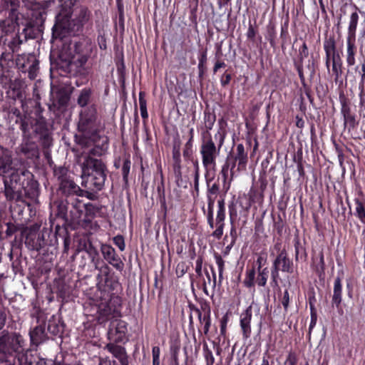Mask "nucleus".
Here are the masks:
<instances>
[{
	"mask_svg": "<svg viewBox=\"0 0 365 365\" xmlns=\"http://www.w3.org/2000/svg\"><path fill=\"white\" fill-rule=\"evenodd\" d=\"M198 178V163H196V173H195V180H197Z\"/></svg>",
	"mask_w": 365,
	"mask_h": 365,
	"instance_id": "nucleus-60",
	"label": "nucleus"
},
{
	"mask_svg": "<svg viewBox=\"0 0 365 365\" xmlns=\"http://www.w3.org/2000/svg\"><path fill=\"white\" fill-rule=\"evenodd\" d=\"M215 138L218 140L217 147L212 139L211 135L205 136L200 145V155L202 157V165L205 169H215L216 167V160L220 154V148L222 146L225 134L219 130L215 135Z\"/></svg>",
	"mask_w": 365,
	"mask_h": 365,
	"instance_id": "nucleus-4",
	"label": "nucleus"
},
{
	"mask_svg": "<svg viewBox=\"0 0 365 365\" xmlns=\"http://www.w3.org/2000/svg\"><path fill=\"white\" fill-rule=\"evenodd\" d=\"M204 353L207 365H213L215 363V357L212 354V352L207 348H205Z\"/></svg>",
	"mask_w": 365,
	"mask_h": 365,
	"instance_id": "nucleus-33",
	"label": "nucleus"
},
{
	"mask_svg": "<svg viewBox=\"0 0 365 365\" xmlns=\"http://www.w3.org/2000/svg\"><path fill=\"white\" fill-rule=\"evenodd\" d=\"M99 365H115V361L103 360L100 362Z\"/></svg>",
	"mask_w": 365,
	"mask_h": 365,
	"instance_id": "nucleus-53",
	"label": "nucleus"
},
{
	"mask_svg": "<svg viewBox=\"0 0 365 365\" xmlns=\"http://www.w3.org/2000/svg\"><path fill=\"white\" fill-rule=\"evenodd\" d=\"M267 262V255L266 254H259L257 257L256 264L257 265V270L262 269V267L266 264Z\"/></svg>",
	"mask_w": 365,
	"mask_h": 365,
	"instance_id": "nucleus-35",
	"label": "nucleus"
},
{
	"mask_svg": "<svg viewBox=\"0 0 365 365\" xmlns=\"http://www.w3.org/2000/svg\"><path fill=\"white\" fill-rule=\"evenodd\" d=\"M346 63L349 66L355 64V54L356 48L355 46V38H346Z\"/></svg>",
	"mask_w": 365,
	"mask_h": 365,
	"instance_id": "nucleus-14",
	"label": "nucleus"
},
{
	"mask_svg": "<svg viewBox=\"0 0 365 365\" xmlns=\"http://www.w3.org/2000/svg\"><path fill=\"white\" fill-rule=\"evenodd\" d=\"M31 341L34 344L38 345L46 339V334L42 327H36L30 332Z\"/></svg>",
	"mask_w": 365,
	"mask_h": 365,
	"instance_id": "nucleus-15",
	"label": "nucleus"
},
{
	"mask_svg": "<svg viewBox=\"0 0 365 365\" xmlns=\"http://www.w3.org/2000/svg\"><path fill=\"white\" fill-rule=\"evenodd\" d=\"M225 66V63L224 62H221V61L216 62L214 66V68H213L214 73H216L218 71V69H220V68H223Z\"/></svg>",
	"mask_w": 365,
	"mask_h": 365,
	"instance_id": "nucleus-50",
	"label": "nucleus"
},
{
	"mask_svg": "<svg viewBox=\"0 0 365 365\" xmlns=\"http://www.w3.org/2000/svg\"><path fill=\"white\" fill-rule=\"evenodd\" d=\"M90 177L91 183L98 190L104 185L106 166L101 160L88 156L82 165V178Z\"/></svg>",
	"mask_w": 365,
	"mask_h": 365,
	"instance_id": "nucleus-5",
	"label": "nucleus"
},
{
	"mask_svg": "<svg viewBox=\"0 0 365 365\" xmlns=\"http://www.w3.org/2000/svg\"><path fill=\"white\" fill-rule=\"evenodd\" d=\"M127 331V324L124 321L115 318L110 322L108 337L110 341L115 342L121 341Z\"/></svg>",
	"mask_w": 365,
	"mask_h": 365,
	"instance_id": "nucleus-9",
	"label": "nucleus"
},
{
	"mask_svg": "<svg viewBox=\"0 0 365 365\" xmlns=\"http://www.w3.org/2000/svg\"><path fill=\"white\" fill-rule=\"evenodd\" d=\"M282 252H287L285 248L282 247V245L281 242H277L274 245V246H273V247H272V249L271 250V255H275L276 254L277 256V255H281V253H282Z\"/></svg>",
	"mask_w": 365,
	"mask_h": 365,
	"instance_id": "nucleus-32",
	"label": "nucleus"
},
{
	"mask_svg": "<svg viewBox=\"0 0 365 365\" xmlns=\"http://www.w3.org/2000/svg\"><path fill=\"white\" fill-rule=\"evenodd\" d=\"M139 105H140V114L143 118H147L148 115L147 112V108H146V101L144 98V96L142 93H140L139 94Z\"/></svg>",
	"mask_w": 365,
	"mask_h": 365,
	"instance_id": "nucleus-28",
	"label": "nucleus"
},
{
	"mask_svg": "<svg viewBox=\"0 0 365 365\" xmlns=\"http://www.w3.org/2000/svg\"><path fill=\"white\" fill-rule=\"evenodd\" d=\"M289 303V294L287 290L284 292V296L282 300V304L284 308L287 310Z\"/></svg>",
	"mask_w": 365,
	"mask_h": 365,
	"instance_id": "nucleus-40",
	"label": "nucleus"
},
{
	"mask_svg": "<svg viewBox=\"0 0 365 365\" xmlns=\"http://www.w3.org/2000/svg\"><path fill=\"white\" fill-rule=\"evenodd\" d=\"M5 195L8 200H12L14 198L13 190H11V188L6 187Z\"/></svg>",
	"mask_w": 365,
	"mask_h": 365,
	"instance_id": "nucleus-49",
	"label": "nucleus"
},
{
	"mask_svg": "<svg viewBox=\"0 0 365 365\" xmlns=\"http://www.w3.org/2000/svg\"><path fill=\"white\" fill-rule=\"evenodd\" d=\"M217 212L215 219V222L213 220V212L211 208V203H209V210L207 214V222L210 228L215 230L213 231L212 235L217 238L220 239L223 235V230L225 227V207L224 200H220L217 202Z\"/></svg>",
	"mask_w": 365,
	"mask_h": 365,
	"instance_id": "nucleus-6",
	"label": "nucleus"
},
{
	"mask_svg": "<svg viewBox=\"0 0 365 365\" xmlns=\"http://www.w3.org/2000/svg\"><path fill=\"white\" fill-rule=\"evenodd\" d=\"M78 128L83 133L85 138L91 140L94 143L102 141V145L107 143L106 136L99 134L102 127L97 121L96 110L95 108H89L81 113Z\"/></svg>",
	"mask_w": 365,
	"mask_h": 365,
	"instance_id": "nucleus-3",
	"label": "nucleus"
},
{
	"mask_svg": "<svg viewBox=\"0 0 365 365\" xmlns=\"http://www.w3.org/2000/svg\"><path fill=\"white\" fill-rule=\"evenodd\" d=\"M106 349H108L115 358L123 361L125 358V349L120 346L116 345L113 343H109L106 346Z\"/></svg>",
	"mask_w": 365,
	"mask_h": 365,
	"instance_id": "nucleus-20",
	"label": "nucleus"
},
{
	"mask_svg": "<svg viewBox=\"0 0 365 365\" xmlns=\"http://www.w3.org/2000/svg\"><path fill=\"white\" fill-rule=\"evenodd\" d=\"M69 185L73 192L78 193V195H82L83 190L79 187L76 185L73 182H69Z\"/></svg>",
	"mask_w": 365,
	"mask_h": 365,
	"instance_id": "nucleus-47",
	"label": "nucleus"
},
{
	"mask_svg": "<svg viewBox=\"0 0 365 365\" xmlns=\"http://www.w3.org/2000/svg\"><path fill=\"white\" fill-rule=\"evenodd\" d=\"M87 61V55L76 53L71 57V60H69L68 65L70 68L73 70L75 73H81V70L83 68Z\"/></svg>",
	"mask_w": 365,
	"mask_h": 365,
	"instance_id": "nucleus-11",
	"label": "nucleus"
},
{
	"mask_svg": "<svg viewBox=\"0 0 365 365\" xmlns=\"http://www.w3.org/2000/svg\"><path fill=\"white\" fill-rule=\"evenodd\" d=\"M16 357H4L0 359V365H14Z\"/></svg>",
	"mask_w": 365,
	"mask_h": 365,
	"instance_id": "nucleus-38",
	"label": "nucleus"
},
{
	"mask_svg": "<svg viewBox=\"0 0 365 365\" xmlns=\"http://www.w3.org/2000/svg\"><path fill=\"white\" fill-rule=\"evenodd\" d=\"M252 317V307H248L240 314V324L243 337L247 339L251 335V320Z\"/></svg>",
	"mask_w": 365,
	"mask_h": 365,
	"instance_id": "nucleus-10",
	"label": "nucleus"
},
{
	"mask_svg": "<svg viewBox=\"0 0 365 365\" xmlns=\"http://www.w3.org/2000/svg\"><path fill=\"white\" fill-rule=\"evenodd\" d=\"M247 36L250 38H253L255 37V29L252 28V26L249 27Z\"/></svg>",
	"mask_w": 365,
	"mask_h": 365,
	"instance_id": "nucleus-52",
	"label": "nucleus"
},
{
	"mask_svg": "<svg viewBox=\"0 0 365 365\" xmlns=\"http://www.w3.org/2000/svg\"><path fill=\"white\" fill-rule=\"evenodd\" d=\"M101 252L106 261L116 255L114 248L108 245H103L101 246Z\"/></svg>",
	"mask_w": 365,
	"mask_h": 365,
	"instance_id": "nucleus-25",
	"label": "nucleus"
},
{
	"mask_svg": "<svg viewBox=\"0 0 365 365\" xmlns=\"http://www.w3.org/2000/svg\"><path fill=\"white\" fill-rule=\"evenodd\" d=\"M343 112L344 117V123H349L350 125H353L354 123V118L349 113V112H345L344 110H343Z\"/></svg>",
	"mask_w": 365,
	"mask_h": 365,
	"instance_id": "nucleus-42",
	"label": "nucleus"
},
{
	"mask_svg": "<svg viewBox=\"0 0 365 365\" xmlns=\"http://www.w3.org/2000/svg\"><path fill=\"white\" fill-rule=\"evenodd\" d=\"M24 345L25 341L19 333L4 331L0 335V354L4 357H17L20 365L25 357Z\"/></svg>",
	"mask_w": 365,
	"mask_h": 365,
	"instance_id": "nucleus-2",
	"label": "nucleus"
},
{
	"mask_svg": "<svg viewBox=\"0 0 365 365\" xmlns=\"http://www.w3.org/2000/svg\"><path fill=\"white\" fill-rule=\"evenodd\" d=\"M231 80V75L229 73H225L221 78V83L222 86H226L230 83Z\"/></svg>",
	"mask_w": 365,
	"mask_h": 365,
	"instance_id": "nucleus-44",
	"label": "nucleus"
},
{
	"mask_svg": "<svg viewBox=\"0 0 365 365\" xmlns=\"http://www.w3.org/2000/svg\"><path fill=\"white\" fill-rule=\"evenodd\" d=\"M332 62V71L336 76V79H337L341 73V65L337 62V57L334 58H331Z\"/></svg>",
	"mask_w": 365,
	"mask_h": 365,
	"instance_id": "nucleus-31",
	"label": "nucleus"
},
{
	"mask_svg": "<svg viewBox=\"0 0 365 365\" xmlns=\"http://www.w3.org/2000/svg\"><path fill=\"white\" fill-rule=\"evenodd\" d=\"M273 364V361L269 363L268 359H267L265 356H263L262 365H274Z\"/></svg>",
	"mask_w": 365,
	"mask_h": 365,
	"instance_id": "nucleus-55",
	"label": "nucleus"
},
{
	"mask_svg": "<svg viewBox=\"0 0 365 365\" xmlns=\"http://www.w3.org/2000/svg\"><path fill=\"white\" fill-rule=\"evenodd\" d=\"M362 74L361 79L359 83V89L361 90V93H364V80H365V65H362L361 67Z\"/></svg>",
	"mask_w": 365,
	"mask_h": 365,
	"instance_id": "nucleus-43",
	"label": "nucleus"
},
{
	"mask_svg": "<svg viewBox=\"0 0 365 365\" xmlns=\"http://www.w3.org/2000/svg\"><path fill=\"white\" fill-rule=\"evenodd\" d=\"M91 95V90L90 88H83L78 98V104L81 106H86L90 100Z\"/></svg>",
	"mask_w": 365,
	"mask_h": 365,
	"instance_id": "nucleus-22",
	"label": "nucleus"
},
{
	"mask_svg": "<svg viewBox=\"0 0 365 365\" xmlns=\"http://www.w3.org/2000/svg\"><path fill=\"white\" fill-rule=\"evenodd\" d=\"M91 12L86 7L81 6L75 9L73 18L71 19V14L68 10H63L56 17L53 28L64 32L78 31L88 21Z\"/></svg>",
	"mask_w": 365,
	"mask_h": 365,
	"instance_id": "nucleus-1",
	"label": "nucleus"
},
{
	"mask_svg": "<svg viewBox=\"0 0 365 365\" xmlns=\"http://www.w3.org/2000/svg\"><path fill=\"white\" fill-rule=\"evenodd\" d=\"M221 174L222 175V177H223L224 188L225 189V191L227 192L230 188L229 185L227 186H226V181L227 179V174H228V165H223L222 170H221Z\"/></svg>",
	"mask_w": 365,
	"mask_h": 365,
	"instance_id": "nucleus-36",
	"label": "nucleus"
},
{
	"mask_svg": "<svg viewBox=\"0 0 365 365\" xmlns=\"http://www.w3.org/2000/svg\"><path fill=\"white\" fill-rule=\"evenodd\" d=\"M27 63L29 64V77L31 79H34L37 76L38 70V61L36 59V58L34 56H29L27 58Z\"/></svg>",
	"mask_w": 365,
	"mask_h": 365,
	"instance_id": "nucleus-19",
	"label": "nucleus"
},
{
	"mask_svg": "<svg viewBox=\"0 0 365 365\" xmlns=\"http://www.w3.org/2000/svg\"><path fill=\"white\" fill-rule=\"evenodd\" d=\"M205 126L207 129V135L208 136V131L211 130L215 122V115L210 113L205 114Z\"/></svg>",
	"mask_w": 365,
	"mask_h": 365,
	"instance_id": "nucleus-26",
	"label": "nucleus"
},
{
	"mask_svg": "<svg viewBox=\"0 0 365 365\" xmlns=\"http://www.w3.org/2000/svg\"><path fill=\"white\" fill-rule=\"evenodd\" d=\"M212 273H213V277H214L212 286L215 287V284H216V276H215V273L214 272H212Z\"/></svg>",
	"mask_w": 365,
	"mask_h": 365,
	"instance_id": "nucleus-61",
	"label": "nucleus"
},
{
	"mask_svg": "<svg viewBox=\"0 0 365 365\" xmlns=\"http://www.w3.org/2000/svg\"><path fill=\"white\" fill-rule=\"evenodd\" d=\"M160 349L158 346H153L152 349L153 365H160Z\"/></svg>",
	"mask_w": 365,
	"mask_h": 365,
	"instance_id": "nucleus-30",
	"label": "nucleus"
},
{
	"mask_svg": "<svg viewBox=\"0 0 365 365\" xmlns=\"http://www.w3.org/2000/svg\"><path fill=\"white\" fill-rule=\"evenodd\" d=\"M231 247H232V245H228V246L226 247V248L225 250V252H224L225 255H227L229 253Z\"/></svg>",
	"mask_w": 365,
	"mask_h": 365,
	"instance_id": "nucleus-59",
	"label": "nucleus"
},
{
	"mask_svg": "<svg viewBox=\"0 0 365 365\" xmlns=\"http://www.w3.org/2000/svg\"><path fill=\"white\" fill-rule=\"evenodd\" d=\"M354 202L356 205V215L362 223L365 224V201L362 197H356Z\"/></svg>",
	"mask_w": 365,
	"mask_h": 365,
	"instance_id": "nucleus-17",
	"label": "nucleus"
},
{
	"mask_svg": "<svg viewBox=\"0 0 365 365\" xmlns=\"http://www.w3.org/2000/svg\"><path fill=\"white\" fill-rule=\"evenodd\" d=\"M101 271L103 272L107 275L108 274V272H109L108 266L106 265L105 267H101Z\"/></svg>",
	"mask_w": 365,
	"mask_h": 365,
	"instance_id": "nucleus-57",
	"label": "nucleus"
},
{
	"mask_svg": "<svg viewBox=\"0 0 365 365\" xmlns=\"http://www.w3.org/2000/svg\"><path fill=\"white\" fill-rule=\"evenodd\" d=\"M214 258L218 267L219 277L222 278L225 268V261L222 259L221 255H220L218 253L214 254Z\"/></svg>",
	"mask_w": 365,
	"mask_h": 365,
	"instance_id": "nucleus-29",
	"label": "nucleus"
},
{
	"mask_svg": "<svg viewBox=\"0 0 365 365\" xmlns=\"http://www.w3.org/2000/svg\"><path fill=\"white\" fill-rule=\"evenodd\" d=\"M194 135V129L192 128L190 129V141H192Z\"/></svg>",
	"mask_w": 365,
	"mask_h": 365,
	"instance_id": "nucleus-58",
	"label": "nucleus"
},
{
	"mask_svg": "<svg viewBox=\"0 0 365 365\" xmlns=\"http://www.w3.org/2000/svg\"><path fill=\"white\" fill-rule=\"evenodd\" d=\"M11 157L4 149H0V175H4L11 168Z\"/></svg>",
	"mask_w": 365,
	"mask_h": 365,
	"instance_id": "nucleus-13",
	"label": "nucleus"
},
{
	"mask_svg": "<svg viewBox=\"0 0 365 365\" xmlns=\"http://www.w3.org/2000/svg\"><path fill=\"white\" fill-rule=\"evenodd\" d=\"M317 317L316 312L312 309L311 310V322L309 327V334H311V331L317 324Z\"/></svg>",
	"mask_w": 365,
	"mask_h": 365,
	"instance_id": "nucleus-37",
	"label": "nucleus"
},
{
	"mask_svg": "<svg viewBox=\"0 0 365 365\" xmlns=\"http://www.w3.org/2000/svg\"><path fill=\"white\" fill-rule=\"evenodd\" d=\"M255 270L254 268L247 270L246 276L244 279V284L247 287H252L255 285Z\"/></svg>",
	"mask_w": 365,
	"mask_h": 365,
	"instance_id": "nucleus-24",
	"label": "nucleus"
},
{
	"mask_svg": "<svg viewBox=\"0 0 365 365\" xmlns=\"http://www.w3.org/2000/svg\"><path fill=\"white\" fill-rule=\"evenodd\" d=\"M200 269H201V265L200 264L199 266L197 267L196 272H198L200 271Z\"/></svg>",
	"mask_w": 365,
	"mask_h": 365,
	"instance_id": "nucleus-62",
	"label": "nucleus"
},
{
	"mask_svg": "<svg viewBox=\"0 0 365 365\" xmlns=\"http://www.w3.org/2000/svg\"><path fill=\"white\" fill-rule=\"evenodd\" d=\"M6 319V315L5 312L0 310V330L4 327Z\"/></svg>",
	"mask_w": 365,
	"mask_h": 365,
	"instance_id": "nucleus-46",
	"label": "nucleus"
},
{
	"mask_svg": "<svg viewBox=\"0 0 365 365\" xmlns=\"http://www.w3.org/2000/svg\"><path fill=\"white\" fill-rule=\"evenodd\" d=\"M319 259H320L319 262H320L321 268L323 269L324 268L325 263H324V255L322 252H321L319 255Z\"/></svg>",
	"mask_w": 365,
	"mask_h": 365,
	"instance_id": "nucleus-54",
	"label": "nucleus"
},
{
	"mask_svg": "<svg viewBox=\"0 0 365 365\" xmlns=\"http://www.w3.org/2000/svg\"><path fill=\"white\" fill-rule=\"evenodd\" d=\"M235 160L238 162V166L240 168H245L247 163V153L245 150V147L242 144H238L236 147V151L235 153Z\"/></svg>",
	"mask_w": 365,
	"mask_h": 365,
	"instance_id": "nucleus-16",
	"label": "nucleus"
},
{
	"mask_svg": "<svg viewBox=\"0 0 365 365\" xmlns=\"http://www.w3.org/2000/svg\"><path fill=\"white\" fill-rule=\"evenodd\" d=\"M114 244L119 248L120 251H123L125 250V245L123 236L117 235L113 237Z\"/></svg>",
	"mask_w": 365,
	"mask_h": 365,
	"instance_id": "nucleus-34",
	"label": "nucleus"
},
{
	"mask_svg": "<svg viewBox=\"0 0 365 365\" xmlns=\"http://www.w3.org/2000/svg\"><path fill=\"white\" fill-rule=\"evenodd\" d=\"M98 322L99 324H105L108 321H112L120 317V312L111 302H102L98 305Z\"/></svg>",
	"mask_w": 365,
	"mask_h": 365,
	"instance_id": "nucleus-8",
	"label": "nucleus"
},
{
	"mask_svg": "<svg viewBox=\"0 0 365 365\" xmlns=\"http://www.w3.org/2000/svg\"><path fill=\"white\" fill-rule=\"evenodd\" d=\"M324 48L326 52V66L329 68L331 58L338 57L336 53L335 41L333 38H329L324 43Z\"/></svg>",
	"mask_w": 365,
	"mask_h": 365,
	"instance_id": "nucleus-12",
	"label": "nucleus"
},
{
	"mask_svg": "<svg viewBox=\"0 0 365 365\" xmlns=\"http://www.w3.org/2000/svg\"><path fill=\"white\" fill-rule=\"evenodd\" d=\"M362 234H363V235H364V237H365V229L364 230V231H363V233H362Z\"/></svg>",
	"mask_w": 365,
	"mask_h": 365,
	"instance_id": "nucleus-64",
	"label": "nucleus"
},
{
	"mask_svg": "<svg viewBox=\"0 0 365 365\" xmlns=\"http://www.w3.org/2000/svg\"><path fill=\"white\" fill-rule=\"evenodd\" d=\"M279 270L287 273L293 272V263L292 260L288 258L287 252H282L281 255H277L273 262L271 276L272 281L275 284H277Z\"/></svg>",
	"mask_w": 365,
	"mask_h": 365,
	"instance_id": "nucleus-7",
	"label": "nucleus"
},
{
	"mask_svg": "<svg viewBox=\"0 0 365 365\" xmlns=\"http://www.w3.org/2000/svg\"><path fill=\"white\" fill-rule=\"evenodd\" d=\"M204 325V331L206 334L209 331V328L210 326V321H206L205 324Z\"/></svg>",
	"mask_w": 365,
	"mask_h": 365,
	"instance_id": "nucleus-56",
	"label": "nucleus"
},
{
	"mask_svg": "<svg viewBox=\"0 0 365 365\" xmlns=\"http://www.w3.org/2000/svg\"><path fill=\"white\" fill-rule=\"evenodd\" d=\"M21 129L24 134H26L27 133L29 132V125L26 120H22L21 125Z\"/></svg>",
	"mask_w": 365,
	"mask_h": 365,
	"instance_id": "nucleus-48",
	"label": "nucleus"
},
{
	"mask_svg": "<svg viewBox=\"0 0 365 365\" xmlns=\"http://www.w3.org/2000/svg\"><path fill=\"white\" fill-rule=\"evenodd\" d=\"M107 262L118 270L121 271L123 269L124 264L117 255L108 259Z\"/></svg>",
	"mask_w": 365,
	"mask_h": 365,
	"instance_id": "nucleus-27",
	"label": "nucleus"
},
{
	"mask_svg": "<svg viewBox=\"0 0 365 365\" xmlns=\"http://www.w3.org/2000/svg\"><path fill=\"white\" fill-rule=\"evenodd\" d=\"M297 359L294 354H289L286 359L284 365H296Z\"/></svg>",
	"mask_w": 365,
	"mask_h": 365,
	"instance_id": "nucleus-41",
	"label": "nucleus"
},
{
	"mask_svg": "<svg viewBox=\"0 0 365 365\" xmlns=\"http://www.w3.org/2000/svg\"><path fill=\"white\" fill-rule=\"evenodd\" d=\"M300 51V55L302 56V57H307L308 55H309V52H308V48H307V46L305 43H304L299 50Z\"/></svg>",
	"mask_w": 365,
	"mask_h": 365,
	"instance_id": "nucleus-45",
	"label": "nucleus"
},
{
	"mask_svg": "<svg viewBox=\"0 0 365 365\" xmlns=\"http://www.w3.org/2000/svg\"><path fill=\"white\" fill-rule=\"evenodd\" d=\"M220 190L219 185L216 182L213 183L208 189L209 194L216 196Z\"/></svg>",
	"mask_w": 365,
	"mask_h": 365,
	"instance_id": "nucleus-39",
	"label": "nucleus"
},
{
	"mask_svg": "<svg viewBox=\"0 0 365 365\" xmlns=\"http://www.w3.org/2000/svg\"><path fill=\"white\" fill-rule=\"evenodd\" d=\"M268 274L269 271L267 267H264L260 270H257V277L256 278L255 282L257 284L258 286L264 287L266 285Z\"/></svg>",
	"mask_w": 365,
	"mask_h": 365,
	"instance_id": "nucleus-23",
	"label": "nucleus"
},
{
	"mask_svg": "<svg viewBox=\"0 0 365 365\" xmlns=\"http://www.w3.org/2000/svg\"><path fill=\"white\" fill-rule=\"evenodd\" d=\"M359 21V15L356 12H354L350 16L349 25L348 29L347 38H355L356 30Z\"/></svg>",
	"mask_w": 365,
	"mask_h": 365,
	"instance_id": "nucleus-21",
	"label": "nucleus"
},
{
	"mask_svg": "<svg viewBox=\"0 0 365 365\" xmlns=\"http://www.w3.org/2000/svg\"><path fill=\"white\" fill-rule=\"evenodd\" d=\"M297 258H298V250H296V259H297Z\"/></svg>",
	"mask_w": 365,
	"mask_h": 365,
	"instance_id": "nucleus-63",
	"label": "nucleus"
},
{
	"mask_svg": "<svg viewBox=\"0 0 365 365\" xmlns=\"http://www.w3.org/2000/svg\"><path fill=\"white\" fill-rule=\"evenodd\" d=\"M342 286L339 277H336L334 280V293L332 297V302L336 306L339 305L341 302Z\"/></svg>",
	"mask_w": 365,
	"mask_h": 365,
	"instance_id": "nucleus-18",
	"label": "nucleus"
},
{
	"mask_svg": "<svg viewBox=\"0 0 365 365\" xmlns=\"http://www.w3.org/2000/svg\"><path fill=\"white\" fill-rule=\"evenodd\" d=\"M199 319L200 321V323L202 324H205L206 321H210V316L208 314H204L202 316L201 314H199Z\"/></svg>",
	"mask_w": 365,
	"mask_h": 365,
	"instance_id": "nucleus-51",
	"label": "nucleus"
}]
</instances>
